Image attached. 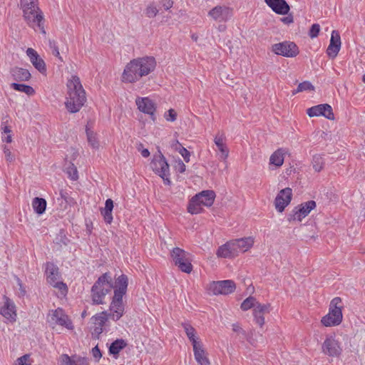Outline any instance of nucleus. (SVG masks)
Listing matches in <instances>:
<instances>
[{
    "label": "nucleus",
    "instance_id": "11",
    "mask_svg": "<svg viewBox=\"0 0 365 365\" xmlns=\"http://www.w3.org/2000/svg\"><path fill=\"white\" fill-rule=\"evenodd\" d=\"M208 291L215 295H227L235 292V283L232 280L213 281L208 285Z\"/></svg>",
    "mask_w": 365,
    "mask_h": 365
},
{
    "label": "nucleus",
    "instance_id": "6",
    "mask_svg": "<svg viewBox=\"0 0 365 365\" xmlns=\"http://www.w3.org/2000/svg\"><path fill=\"white\" fill-rule=\"evenodd\" d=\"M341 299L340 297H334L330 302L329 313L322 317V323L325 327L339 325L343 318Z\"/></svg>",
    "mask_w": 365,
    "mask_h": 365
},
{
    "label": "nucleus",
    "instance_id": "37",
    "mask_svg": "<svg viewBox=\"0 0 365 365\" xmlns=\"http://www.w3.org/2000/svg\"><path fill=\"white\" fill-rule=\"evenodd\" d=\"M198 200V199H195V195L191 198L187 205L188 212L192 215H195L202 212V205Z\"/></svg>",
    "mask_w": 365,
    "mask_h": 365
},
{
    "label": "nucleus",
    "instance_id": "48",
    "mask_svg": "<svg viewBox=\"0 0 365 365\" xmlns=\"http://www.w3.org/2000/svg\"><path fill=\"white\" fill-rule=\"evenodd\" d=\"M320 31V26L318 24H314L309 30V35L312 38L317 37Z\"/></svg>",
    "mask_w": 365,
    "mask_h": 365
},
{
    "label": "nucleus",
    "instance_id": "14",
    "mask_svg": "<svg viewBox=\"0 0 365 365\" xmlns=\"http://www.w3.org/2000/svg\"><path fill=\"white\" fill-rule=\"evenodd\" d=\"M322 352L332 357H337L341 355L342 349L339 342L332 336H327L322 344Z\"/></svg>",
    "mask_w": 365,
    "mask_h": 365
},
{
    "label": "nucleus",
    "instance_id": "51",
    "mask_svg": "<svg viewBox=\"0 0 365 365\" xmlns=\"http://www.w3.org/2000/svg\"><path fill=\"white\" fill-rule=\"evenodd\" d=\"M256 307L257 309H259V310L257 311L258 312H262L264 314L269 313L270 311V309H269L270 304H260L258 302L256 305Z\"/></svg>",
    "mask_w": 365,
    "mask_h": 365
},
{
    "label": "nucleus",
    "instance_id": "27",
    "mask_svg": "<svg viewBox=\"0 0 365 365\" xmlns=\"http://www.w3.org/2000/svg\"><path fill=\"white\" fill-rule=\"evenodd\" d=\"M93 128V123L91 121H88L86 126V132L87 135V140L88 144L93 149H98L99 148V142L96 135V133L93 132L92 130Z\"/></svg>",
    "mask_w": 365,
    "mask_h": 365
},
{
    "label": "nucleus",
    "instance_id": "8",
    "mask_svg": "<svg viewBox=\"0 0 365 365\" xmlns=\"http://www.w3.org/2000/svg\"><path fill=\"white\" fill-rule=\"evenodd\" d=\"M45 269L47 282L53 287L59 289L62 293L66 292L67 287L66 284L60 280L58 267L51 262H47Z\"/></svg>",
    "mask_w": 365,
    "mask_h": 365
},
{
    "label": "nucleus",
    "instance_id": "52",
    "mask_svg": "<svg viewBox=\"0 0 365 365\" xmlns=\"http://www.w3.org/2000/svg\"><path fill=\"white\" fill-rule=\"evenodd\" d=\"M232 330L242 336L243 338H247V332L240 326L239 324H232Z\"/></svg>",
    "mask_w": 365,
    "mask_h": 365
},
{
    "label": "nucleus",
    "instance_id": "18",
    "mask_svg": "<svg viewBox=\"0 0 365 365\" xmlns=\"http://www.w3.org/2000/svg\"><path fill=\"white\" fill-rule=\"evenodd\" d=\"M341 48V38L340 36L336 31H333L330 39V43L327 49V55L334 58L338 54Z\"/></svg>",
    "mask_w": 365,
    "mask_h": 365
},
{
    "label": "nucleus",
    "instance_id": "62",
    "mask_svg": "<svg viewBox=\"0 0 365 365\" xmlns=\"http://www.w3.org/2000/svg\"><path fill=\"white\" fill-rule=\"evenodd\" d=\"M326 118L327 119H329V120H334L336 118H335V115H324Z\"/></svg>",
    "mask_w": 365,
    "mask_h": 365
},
{
    "label": "nucleus",
    "instance_id": "4",
    "mask_svg": "<svg viewBox=\"0 0 365 365\" xmlns=\"http://www.w3.org/2000/svg\"><path fill=\"white\" fill-rule=\"evenodd\" d=\"M114 289V284L109 272H106L98 277L91 287V297L93 304H103L106 296Z\"/></svg>",
    "mask_w": 365,
    "mask_h": 365
},
{
    "label": "nucleus",
    "instance_id": "59",
    "mask_svg": "<svg viewBox=\"0 0 365 365\" xmlns=\"http://www.w3.org/2000/svg\"><path fill=\"white\" fill-rule=\"evenodd\" d=\"M1 136V140L3 142H6L7 143H11L12 142V135L11 133L9 134H2Z\"/></svg>",
    "mask_w": 365,
    "mask_h": 365
},
{
    "label": "nucleus",
    "instance_id": "42",
    "mask_svg": "<svg viewBox=\"0 0 365 365\" xmlns=\"http://www.w3.org/2000/svg\"><path fill=\"white\" fill-rule=\"evenodd\" d=\"M66 170L68 178L71 180H77L78 179V170L73 163H71Z\"/></svg>",
    "mask_w": 365,
    "mask_h": 365
},
{
    "label": "nucleus",
    "instance_id": "25",
    "mask_svg": "<svg viewBox=\"0 0 365 365\" xmlns=\"http://www.w3.org/2000/svg\"><path fill=\"white\" fill-rule=\"evenodd\" d=\"M230 241L233 243L234 248L236 250V254L239 252L247 251L254 243V240L250 237L235 239Z\"/></svg>",
    "mask_w": 365,
    "mask_h": 365
},
{
    "label": "nucleus",
    "instance_id": "46",
    "mask_svg": "<svg viewBox=\"0 0 365 365\" xmlns=\"http://www.w3.org/2000/svg\"><path fill=\"white\" fill-rule=\"evenodd\" d=\"M197 157L193 151L184 148V162H196Z\"/></svg>",
    "mask_w": 365,
    "mask_h": 365
},
{
    "label": "nucleus",
    "instance_id": "33",
    "mask_svg": "<svg viewBox=\"0 0 365 365\" xmlns=\"http://www.w3.org/2000/svg\"><path fill=\"white\" fill-rule=\"evenodd\" d=\"M195 359L200 365H210V361L207 356L203 344L193 349Z\"/></svg>",
    "mask_w": 365,
    "mask_h": 365
},
{
    "label": "nucleus",
    "instance_id": "15",
    "mask_svg": "<svg viewBox=\"0 0 365 365\" xmlns=\"http://www.w3.org/2000/svg\"><path fill=\"white\" fill-rule=\"evenodd\" d=\"M292 191L289 187H286L279 191L274 200V205L277 210L279 212L284 211L285 207L291 202Z\"/></svg>",
    "mask_w": 365,
    "mask_h": 365
},
{
    "label": "nucleus",
    "instance_id": "19",
    "mask_svg": "<svg viewBox=\"0 0 365 365\" xmlns=\"http://www.w3.org/2000/svg\"><path fill=\"white\" fill-rule=\"evenodd\" d=\"M26 54L29 57L30 61L33 66L41 73L46 71V63L39 56L38 53L33 48H29L26 50Z\"/></svg>",
    "mask_w": 365,
    "mask_h": 365
},
{
    "label": "nucleus",
    "instance_id": "5",
    "mask_svg": "<svg viewBox=\"0 0 365 365\" xmlns=\"http://www.w3.org/2000/svg\"><path fill=\"white\" fill-rule=\"evenodd\" d=\"M21 9L23 11L24 18L29 26L41 28L43 16L38 6V0H21Z\"/></svg>",
    "mask_w": 365,
    "mask_h": 365
},
{
    "label": "nucleus",
    "instance_id": "21",
    "mask_svg": "<svg viewBox=\"0 0 365 365\" xmlns=\"http://www.w3.org/2000/svg\"><path fill=\"white\" fill-rule=\"evenodd\" d=\"M108 317L106 312L97 314L92 317L94 324L93 334L98 336L103 332V327Z\"/></svg>",
    "mask_w": 365,
    "mask_h": 365
},
{
    "label": "nucleus",
    "instance_id": "13",
    "mask_svg": "<svg viewBox=\"0 0 365 365\" xmlns=\"http://www.w3.org/2000/svg\"><path fill=\"white\" fill-rule=\"evenodd\" d=\"M208 15L216 21L226 22L232 18L233 10L225 5H217L208 12Z\"/></svg>",
    "mask_w": 365,
    "mask_h": 365
},
{
    "label": "nucleus",
    "instance_id": "29",
    "mask_svg": "<svg viewBox=\"0 0 365 365\" xmlns=\"http://www.w3.org/2000/svg\"><path fill=\"white\" fill-rule=\"evenodd\" d=\"M334 114L331 106L328 103L319 104L307 109V114Z\"/></svg>",
    "mask_w": 365,
    "mask_h": 365
},
{
    "label": "nucleus",
    "instance_id": "7",
    "mask_svg": "<svg viewBox=\"0 0 365 365\" xmlns=\"http://www.w3.org/2000/svg\"><path fill=\"white\" fill-rule=\"evenodd\" d=\"M46 321L52 328H54L57 325L63 327L68 329H73V328L72 322L61 308L51 310L47 315Z\"/></svg>",
    "mask_w": 365,
    "mask_h": 365
},
{
    "label": "nucleus",
    "instance_id": "17",
    "mask_svg": "<svg viewBox=\"0 0 365 365\" xmlns=\"http://www.w3.org/2000/svg\"><path fill=\"white\" fill-rule=\"evenodd\" d=\"M0 314L10 322L16 321V307L14 303L11 299L5 298L4 304H0Z\"/></svg>",
    "mask_w": 365,
    "mask_h": 365
},
{
    "label": "nucleus",
    "instance_id": "34",
    "mask_svg": "<svg viewBox=\"0 0 365 365\" xmlns=\"http://www.w3.org/2000/svg\"><path fill=\"white\" fill-rule=\"evenodd\" d=\"M47 202L45 199L41 197H34L32 200V207L34 211L41 215L45 212Z\"/></svg>",
    "mask_w": 365,
    "mask_h": 365
},
{
    "label": "nucleus",
    "instance_id": "50",
    "mask_svg": "<svg viewBox=\"0 0 365 365\" xmlns=\"http://www.w3.org/2000/svg\"><path fill=\"white\" fill-rule=\"evenodd\" d=\"M4 153L5 155V158L8 162H13L15 159L14 155L12 154L11 149L5 145L3 148Z\"/></svg>",
    "mask_w": 365,
    "mask_h": 365
},
{
    "label": "nucleus",
    "instance_id": "58",
    "mask_svg": "<svg viewBox=\"0 0 365 365\" xmlns=\"http://www.w3.org/2000/svg\"><path fill=\"white\" fill-rule=\"evenodd\" d=\"M161 4L165 10H168L173 6V2L171 0H162Z\"/></svg>",
    "mask_w": 365,
    "mask_h": 365
},
{
    "label": "nucleus",
    "instance_id": "26",
    "mask_svg": "<svg viewBox=\"0 0 365 365\" xmlns=\"http://www.w3.org/2000/svg\"><path fill=\"white\" fill-rule=\"evenodd\" d=\"M225 140V136L223 133L218 132L214 138V142L216 146L217 147L219 151L220 152V158L222 160H225L228 157L229 150L224 143Z\"/></svg>",
    "mask_w": 365,
    "mask_h": 365
},
{
    "label": "nucleus",
    "instance_id": "32",
    "mask_svg": "<svg viewBox=\"0 0 365 365\" xmlns=\"http://www.w3.org/2000/svg\"><path fill=\"white\" fill-rule=\"evenodd\" d=\"M285 149L279 148L274 151L270 156L269 163L274 165L276 167H280L282 165L284 160V155L286 154Z\"/></svg>",
    "mask_w": 365,
    "mask_h": 365
},
{
    "label": "nucleus",
    "instance_id": "1",
    "mask_svg": "<svg viewBox=\"0 0 365 365\" xmlns=\"http://www.w3.org/2000/svg\"><path fill=\"white\" fill-rule=\"evenodd\" d=\"M155 66L156 61L154 57L145 56L135 58L125 66L122 81L125 83L136 82L153 71Z\"/></svg>",
    "mask_w": 365,
    "mask_h": 365
},
{
    "label": "nucleus",
    "instance_id": "64",
    "mask_svg": "<svg viewBox=\"0 0 365 365\" xmlns=\"http://www.w3.org/2000/svg\"><path fill=\"white\" fill-rule=\"evenodd\" d=\"M362 81H363L364 83H365V74L362 77Z\"/></svg>",
    "mask_w": 365,
    "mask_h": 365
},
{
    "label": "nucleus",
    "instance_id": "54",
    "mask_svg": "<svg viewBox=\"0 0 365 365\" xmlns=\"http://www.w3.org/2000/svg\"><path fill=\"white\" fill-rule=\"evenodd\" d=\"M91 354L96 360H99L102 356L101 352L98 346H96L92 349Z\"/></svg>",
    "mask_w": 365,
    "mask_h": 365
},
{
    "label": "nucleus",
    "instance_id": "45",
    "mask_svg": "<svg viewBox=\"0 0 365 365\" xmlns=\"http://www.w3.org/2000/svg\"><path fill=\"white\" fill-rule=\"evenodd\" d=\"M259 309H257L256 307L253 309V316L255 317V320L257 324H258L260 327H262L264 324V314L262 312H258L257 311Z\"/></svg>",
    "mask_w": 365,
    "mask_h": 365
},
{
    "label": "nucleus",
    "instance_id": "56",
    "mask_svg": "<svg viewBox=\"0 0 365 365\" xmlns=\"http://www.w3.org/2000/svg\"><path fill=\"white\" fill-rule=\"evenodd\" d=\"M173 149L182 155V145L177 140L171 145Z\"/></svg>",
    "mask_w": 365,
    "mask_h": 365
},
{
    "label": "nucleus",
    "instance_id": "39",
    "mask_svg": "<svg viewBox=\"0 0 365 365\" xmlns=\"http://www.w3.org/2000/svg\"><path fill=\"white\" fill-rule=\"evenodd\" d=\"M184 273L191 274L196 276V272L193 270L192 259L189 257V254L184 251Z\"/></svg>",
    "mask_w": 365,
    "mask_h": 365
},
{
    "label": "nucleus",
    "instance_id": "49",
    "mask_svg": "<svg viewBox=\"0 0 365 365\" xmlns=\"http://www.w3.org/2000/svg\"><path fill=\"white\" fill-rule=\"evenodd\" d=\"M49 47L52 51L53 55L61 59V57L56 42L55 41H49Z\"/></svg>",
    "mask_w": 365,
    "mask_h": 365
},
{
    "label": "nucleus",
    "instance_id": "22",
    "mask_svg": "<svg viewBox=\"0 0 365 365\" xmlns=\"http://www.w3.org/2000/svg\"><path fill=\"white\" fill-rule=\"evenodd\" d=\"M266 4L278 14H287L289 6L285 0H265Z\"/></svg>",
    "mask_w": 365,
    "mask_h": 365
},
{
    "label": "nucleus",
    "instance_id": "38",
    "mask_svg": "<svg viewBox=\"0 0 365 365\" xmlns=\"http://www.w3.org/2000/svg\"><path fill=\"white\" fill-rule=\"evenodd\" d=\"M11 87L15 91L25 93L29 96L33 95L35 93L34 89L31 86L25 84L13 83L11 84Z\"/></svg>",
    "mask_w": 365,
    "mask_h": 365
},
{
    "label": "nucleus",
    "instance_id": "24",
    "mask_svg": "<svg viewBox=\"0 0 365 365\" xmlns=\"http://www.w3.org/2000/svg\"><path fill=\"white\" fill-rule=\"evenodd\" d=\"M184 331L185 332L189 341L192 345V349H195L200 345L202 344L197 332L195 328L187 324L184 323Z\"/></svg>",
    "mask_w": 365,
    "mask_h": 365
},
{
    "label": "nucleus",
    "instance_id": "30",
    "mask_svg": "<svg viewBox=\"0 0 365 365\" xmlns=\"http://www.w3.org/2000/svg\"><path fill=\"white\" fill-rule=\"evenodd\" d=\"M113 201L111 199H107L105 202V207L101 210V213L107 224H110L113 221Z\"/></svg>",
    "mask_w": 365,
    "mask_h": 365
},
{
    "label": "nucleus",
    "instance_id": "61",
    "mask_svg": "<svg viewBox=\"0 0 365 365\" xmlns=\"http://www.w3.org/2000/svg\"><path fill=\"white\" fill-rule=\"evenodd\" d=\"M177 115H167L166 120L170 122L175 121Z\"/></svg>",
    "mask_w": 365,
    "mask_h": 365
},
{
    "label": "nucleus",
    "instance_id": "55",
    "mask_svg": "<svg viewBox=\"0 0 365 365\" xmlns=\"http://www.w3.org/2000/svg\"><path fill=\"white\" fill-rule=\"evenodd\" d=\"M29 355H24L17 359L18 365H30L28 363Z\"/></svg>",
    "mask_w": 365,
    "mask_h": 365
},
{
    "label": "nucleus",
    "instance_id": "20",
    "mask_svg": "<svg viewBox=\"0 0 365 365\" xmlns=\"http://www.w3.org/2000/svg\"><path fill=\"white\" fill-rule=\"evenodd\" d=\"M60 365H89L87 358L78 355L62 354L59 359Z\"/></svg>",
    "mask_w": 365,
    "mask_h": 365
},
{
    "label": "nucleus",
    "instance_id": "60",
    "mask_svg": "<svg viewBox=\"0 0 365 365\" xmlns=\"http://www.w3.org/2000/svg\"><path fill=\"white\" fill-rule=\"evenodd\" d=\"M282 21L285 24H289L293 22V16L292 15H288L285 17L281 19Z\"/></svg>",
    "mask_w": 365,
    "mask_h": 365
},
{
    "label": "nucleus",
    "instance_id": "43",
    "mask_svg": "<svg viewBox=\"0 0 365 365\" xmlns=\"http://www.w3.org/2000/svg\"><path fill=\"white\" fill-rule=\"evenodd\" d=\"M312 165H313V168L315 170V171H317V172L321 171L323 168V165H324L322 157L319 155H314L313 159H312Z\"/></svg>",
    "mask_w": 365,
    "mask_h": 365
},
{
    "label": "nucleus",
    "instance_id": "3",
    "mask_svg": "<svg viewBox=\"0 0 365 365\" xmlns=\"http://www.w3.org/2000/svg\"><path fill=\"white\" fill-rule=\"evenodd\" d=\"M128 284V277L125 274L120 275L114 283V295L108 314L109 318L113 321H118L123 315L125 307L123 297L126 294Z\"/></svg>",
    "mask_w": 365,
    "mask_h": 365
},
{
    "label": "nucleus",
    "instance_id": "47",
    "mask_svg": "<svg viewBox=\"0 0 365 365\" xmlns=\"http://www.w3.org/2000/svg\"><path fill=\"white\" fill-rule=\"evenodd\" d=\"M158 12V9L153 4L149 5L145 10V14L149 18L155 17Z\"/></svg>",
    "mask_w": 365,
    "mask_h": 365
},
{
    "label": "nucleus",
    "instance_id": "31",
    "mask_svg": "<svg viewBox=\"0 0 365 365\" xmlns=\"http://www.w3.org/2000/svg\"><path fill=\"white\" fill-rule=\"evenodd\" d=\"M12 77L17 81H27L31 78V73L27 69L16 67L11 71Z\"/></svg>",
    "mask_w": 365,
    "mask_h": 365
},
{
    "label": "nucleus",
    "instance_id": "53",
    "mask_svg": "<svg viewBox=\"0 0 365 365\" xmlns=\"http://www.w3.org/2000/svg\"><path fill=\"white\" fill-rule=\"evenodd\" d=\"M16 282L19 287L17 293L19 296L24 297L26 294V292L19 278H16Z\"/></svg>",
    "mask_w": 365,
    "mask_h": 365
},
{
    "label": "nucleus",
    "instance_id": "63",
    "mask_svg": "<svg viewBox=\"0 0 365 365\" xmlns=\"http://www.w3.org/2000/svg\"><path fill=\"white\" fill-rule=\"evenodd\" d=\"M168 114H176L175 112V110L173 109V108H170L168 110Z\"/></svg>",
    "mask_w": 365,
    "mask_h": 365
},
{
    "label": "nucleus",
    "instance_id": "41",
    "mask_svg": "<svg viewBox=\"0 0 365 365\" xmlns=\"http://www.w3.org/2000/svg\"><path fill=\"white\" fill-rule=\"evenodd\" d=\"M11 122L9 119V115H6L2 118L0 130L1 135L2 134H9L11 133Z\"/></svg>",
    "mask_w": 365,
    "mask_h": 365
},
{
    "label": "nucleus",
    "instance_id": "57",
    "mask_svg": "<svg viewBox=\"0 0 365 365\" xmlns=\"http://www.w3.org/2000/svg\"><path fill=\"white\" fill-rule=\"evenodd\" d=\"M138 150L140 152L141 155H142L143 158H148V157L150 155V152H149V150H148L147 148H142V145H141V144H140V145L138 146Z\"/></svg>",
    "mask_w": 365,
    "mask_h": 365
},
{
    "label": "nucleus",
    "instance_id": "36",
    "mask_svg": "<svg viewBox=\"0 0 365 365\" xmlns=\"http://www.w3.org/2000/svg\"><path fill=\"white\" fill-rule=\"evenodd\" d=\"M170 256L175 265L182 271V250L179 247L174 248L170 253Z\"/></svg>",
    "mask_w": 365,
    "mask_h": 365
},
{
    "label": "nucleus",
    "instance_id": "40",
    "mask_svg": "<svg viewBox=\"0 0 365 365\" xmlns=\"http://www.w3.org/2000/svg\"><path fill=\"white\" fill-rule=\"evenodd\" d=\"M258 302H257V299L255 297L250 296L249 297L246 298L242 303L241 304L240 308L243 311H247L251 308H254L256 307Z\"/></svg>",
    "mask_w": 365,
    "mask_h": 365
},
{
    "label": "nucleus",
    "instance_id": "2",
    "mask_svg": "<svg viewBox=\"0 0 365 365\" xmlns=\"http://www.w3.org/2000/svg\"><path fill=\"white\" fill-rule=\"evenodd\" d=\"M66 86L68 96L65 102L66 107L69 112L77 113L86 101V92L77 76H72Z\"/></svg>",
    "mask_w": 365,
    "mask_h": 365
},
{
    "label": "nucleus",
    "instance_id": "9",
    "mask_svg": "<svg viewBox=\"0 0 365 365\" xmlns=\"http://www.w3.org/2000/svg\"><path fill=\"white\" fill-rule=\"evenodd\" d=\"M150 167L155 173L163 179L165 183L170 184L169 165L162 155L154 156Z\"/></svg>",
    "mask_w": 365,
    "mask_h": 365
},
{
    "label": "nucleus",
    "instance_id": "35",
    "mask_svg": "<svg viewBox=\"0 0 365 365\" xmlns=\"http://www.w3.org/2000/svg\"><path fill=\"white\" fill-rule=\"evenodd\" d=\"M127 345L125 340L118 339L115 340L109 346V354L111 355H118L120 351L123 349Z\"/></svg>",
    "mask_w": 365,
    "mask_h": 365
},
{
    "label": "nucleus",
    "instance_id": "10",
    "mask_svg": "<svg viewBox=\"0 0 365 365\" xmlns=\"http://www.w3.org/2000/svg\"><path fill=\"white\" fill-rule=\"evenodd\" d=\"M316 207V202L309 200L299 205L287 215L289 222L297 220L301 222L309 212Z\"/></svg>",
    "mask_w": 365,
    "mask_h": 365
},
{
    "label": "nucleus",
    "instance_id": "12",
    "mask_svg": "<svg viewBox=\"0 0 365 365\" xmlns=\"http://www.w3.org/2000/svg\"><path fill=\"white\" fill-rule=\"evenodd\" d=\"M272 51L277 55L289 58L294 57L299 53L297 46L291 41L275 43L272 46Z\"/></svg>",
    "mask_w": 365,
    "mask_h": 365
},
{
    "label": "nucleus",
    "instance_id": "16",
    "mask_svg": "<svg viewBox=\"0 0 365 365\" xmlns=\"http://www.w3.org/2000/svg\"><path fill=\"white\" fill-rule=\"evenodd\" d=\"M135 104L139 111L143 114H154L156 111V103L150 97H137Z\"/></svg>",
    "mask_w": 365,
    "mask_h": 365
},
{
    "label": "nucleus",
    "instance_id": "23",
    "mask_svg": "<svg viewBox=\"0 0 365 365\" xmlns=\"http://www.w3.org/2000/svg\"><path fill=\"white\" fill-rule=\"evenodd\" d=\"M215 197V192L212 190H202L195 195V199H198V202L206 207H211L213 205Z\"/></svg>",
    "mask_w": 365,
    "mask_h": 365
},
{
    "label": "nucleus",
    "instance_id": "44",
    "mask_svg": "<svg viewBox=\"0 0 365 365\" xmlns=\"http://www.w3.org/2000/svg\"><path fill=\"white\" fill-rule=\"evenodd\" d=\"M309 90H314V86L309 81H304L298 85L297 90L293 91V95L299 92Z\"/></svg>",
    "mask_w": 365,
    "mask_h": 365
},
{
    "label": "nucleus",
    "instance_id": "28",
    "mask_svg": "<svg viewBox=\"0 0 365 365\" xmlns=\"http://www.w3.org/2000/svg\"><path fill=\"white\" fill-rule=\"evenodd\" d=\"M217 255L218 257L224 258L231 257L236 255V250L234 248L233 243L229 241L220 246L217 251Z\"/></svg>",
    "mask_w": 365,
    "mask_h": 365
}]
</instances>
